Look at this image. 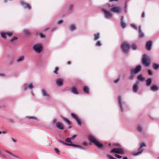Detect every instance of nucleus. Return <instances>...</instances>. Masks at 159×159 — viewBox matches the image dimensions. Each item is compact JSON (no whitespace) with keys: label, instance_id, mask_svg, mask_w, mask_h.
<instances>
[{"label":"nucleus","instance_id":"22","mask_svg":"<svg viewBox=\"0 0 159 159\" xmlns=\"http://www.w3.org/2000/svg\"><path fill=\"white\" fill-rule=\"evenodd\" d=\"M152 79L151 78H149L147 79L146 80V85L147 86H150L152 82Z\"/></svg>","mask_w":159,"mask_h":159},{"label":"nucleus","instance_id":"36","mask_svg":"<svg viewBox=\"0 0 159 159\" xmlns=\"http://www.w3.org/2000/svg\"><path fill=\"white\" fill-rule=\"evenodd\" d=\"M107 157L109 159H116L114 158L112 156L109 154H107Z\"/></svg>","mask_w":159,"mask_h":159},{"label":"nucleus","instance_id":"14","mask_svg":"<svg viewBox=\"0 0 159 159\" xmlns=\"http://www.w3.org/2000/svg\"><path fill=\"white\" fill-rule=\"evenodd\" d=\"M152 43V42L151 40L147 42L146 45V48L147 50L150 51L151 50Z\"/></svg>","mask_w":159,"mask_h":159},{"label":"nucleus","instance_id":"54","mask_svg":"<svg viewBox=\"0 0 159 159\" xmlns=\"http://www.w3.org/2000/svg\"><path fill=\"white\" fill-rule=\"evenodd\" d=\"M5 152H7L8 153H9L10 155H11L12 156L13 155L12 154V153L11 152H10V151H6Z\"/></svg>","mask_w":159,"mask_h":159},{"label":"nucleus","instance_id":"15","mask_svg":"<svg viewBox=\"0 0 159 159\" xmlns=\"http://www.w3.org/2000/svg\"><path fill=\"white\" fill-rule=\"evenodd\" d=\"M139 37L140 38H143L144 37V34L141 30V26L139 27Z\"/></svg>","mask_w":159,"mask_h":159},{"label":"nucleus","instance_id":"52","mask_svg":"<svg viewBox=\"0 0 159 159\" xmlns=\"http://www.w3.org/2000/svg\"><path fill=\"white\" fill-rule=\"evenodd\" d=\"M24 33L25 34H26L27 35H28L30 34V32L27 30H25L24 31Z\"/></svg>","mask_w":159,"mask_h":159},{"label":"nucleus","instance_id":"37","mask_svg":"<svg viewBox=\"0 0 159 159\" xmlns=\"http://www.w3.org/2000/svg\"><path fill=\"white\" fill-rule=\"evenodd\" d=\"M71 115L72 117L74 118L75 120L77 119V118L78 117L76 115L73 113H71Z\"/></svg>","mask_w":159,"mask_h":159},{"label":"nucleus","instance_id":"5","mask_svg":"<svg viewBox=\"0 0 159 159\" xmlns=\"http://www.w3.org/2000/svg\"><path fill=\"white\" fill-rule=\"evenodd\" d=\"M33 48L34 51L38 53L40 52L42 49V45L40 44H34Z\"/></svg>","mask_w":159,"mask_h":159},{"label":"nucleus","instance_id":"41","mask_svg":"<svg viewBox=\"0 0 159 159\" xmlns=\"http://www.w3.org/2000/svg\"><path fill=\"white\" fill-rule=\"evenodd\" d=\"M131 48L134 50L136 49L137 48V46L135 44H133L131 46Z\"/></svg>","mask_w":159,"mask_h":159},{"label":"nucleus","instance_id":"60","mask_svg":"<svg viewBox=\"0 0 159 159\" xmlns=\"http://www.w3.org/2000/svg\"><path fill=\"white\" fill-rule=\"evenodd\" d=\"M76 136V135H73L72 137H71V139H73L74 138H75V137Z\"/></svg>","mask_w":159,"mask_h":159},{"label":"nucleus","instance_id":"13","mask_svg":"<svg viewBox=\"0 0 159 159\" xmlns=\"http://www.w3.org/2000/svg\"><path fill=\"white\" fill-rule=\"evenodd\" d=\"M41 92L42 95L44 97H47L49 98L50 97V95L46 90L44 89H43L41 90Z\"/></svg>","mask_w":159,"mask_h":159},{"label":"nucleus","instance_id":"43","mask_svg":"<svg viewBox=\"0 0 159 159\" xmlns=\"http://www.w3.org/2000/svg\"><path fill=\"white\" fill-rule=\"evenodd\" d=\"M131 26L135 30H137V27L135 25L132 24L131 25Z\"/></svg>","mask_w":159,"mask_h":159},{"label":"nucleus","instance_id":"51","mask_svg":"<svg viewBox=\"0 0 159 159\" xmlns=\"http://www.w3.org/2000/svg\"><path fill=\"white\" fill-rule=\"evenodd\" d=\"M57 120L56 118L54 119L52 121V123L53 124L55 123L56 122Z\"/></svg>","mask_w":159,"mask_h":159},{"label":"nucleus","instance_id":"59","mask_svg":"<svg viewBox=\"0 0 159 159\" xmlns=\"http://www.w3.org/2000/svg\"><path fill=\"white\" fill-rule=\"evenodd\" d=\"M83 144L86 145H87V143L86 142H84L83 143Z\"/></svg>","mask_w":159,"mask_h":159},{"label":"nucleus","instance_id":"39","mask_svg":"<svg viewBox=\"0 0 159 159\" xmlns=\"http://www.w3.org/2000/svg\"><path fill=\"white\" fill-rule=\"evenodd\" d=\"M96 45L97 46H101L102 45L101 42L100 41H99L97 42Z\"/></svg>","mask_w":159,"mask_h":159},{"label":"nucleus","instance_id":"6","mask_svg":"<svg viewBox=\"0 0 159 159\" xmlns=\"http://www.w3.org/2000/svg\"><path fill=\"white\" fill-rule=\"evenodd\" d=\"M146 146V144L144 143H141L140 145L139 148L138 150V152H134V155L137 156L142 153L143 150V149L142 148L143 147H145Z\"/></svg>","mask_w":159,"mask_h":159},{"label":"nucleus","instance_id":"38","mask_svg":"<svg viewBox=\"0 0 159 159\" xmlns=\"http://www.w3.org/2000/svg\"><path fill=\"white\" fill-rule=\"evenodd\" d=\"M65 141L67 143H71V138L69 137L67 138L65 140Z\"/></svg>","mask_w":159,"mask_h":159},{"label":"nucleus","instance_id":"26","mask_svg":"<svg viewBox=\"0 0 159 159\" xmlns=\"http://www.w3.org/2000/svg\"><path fill=\"white\" fill-rule=\"evenodd\" d=\"M24 59V56H21L19 57L16 60V61L18 62L22 61Z\"/></svg>","mask_w":159,"mask_h":159},{"label":"nucleus","instance_id":"61","mask_svg":"<svg viewBox=\"0 0 159 159\" xmlns=\"http://www.w3.org/2000/svg\"><path fill=\"white\" fill-rule=\"evenodd\" d=\"M67 63L69 65V64H70L71 62L70 61H69L67 62Z\"/></svg>","mask_w":159,"mask_h":159},{"label":"nucleus","instance_id":"31","mask_svg":"<svg viewBox=\"0 0 159 159\" xmlns=\"http://www.w3.org/2000/svg\"><path fill=\"white\" fill-rule=\"evenodd\" d=\"M63 120L66 122V123L68 124H70L71 123V122L68 119L63 117L62 118Z\"/></svg>","mask_w":159,"mask_h":159},{"label":"nucleus","instance_id":"45","mask_svg":"<svg viewBox=\"0 0 159 159\" xmlns=\"http://www.w3.org/2000/svg\"><path fill=\"white\" fill-rule=\"evenodd\" d=\"M148 75H149L150 76H152V72L151 70H148Z\"/></svg>","mask_w":159,"mask_h":159},{"label":"nucleus","instance_id":"58","mask_svg":"<svg viewBox=\"0 0 159 159\" xmlns=\"http://www.w3.org/2000/svg\"><path fill=\"white\" fill-rule=\"evenodd\" d=\"M2 133L3 134H6L7 133V132L6 131H3L2 132Z\"/></svg>","mask_w":159,"mask_h":159},{"label":"nucleus","instance_id":"48","mask_svg":"<svg viewBox=\"0 0 159 159\" xmlns=\"http://www.w3.org/2000/svg\"><path fill=\"white\" fill-rule=\"evenodd\" d=\"M39 35L41 38H44L45 37L44 35L42 33H39Z\"/></svg>","mask_w":159,"mask_h":159},{"label":"nucleus","instance_id":"9","mask_svg":"<svg viewBox=\"0 0 159 159\" xmlns=\"http://www.w3.org/2000/svg\"><path fill=\"white\" fill-rule=\"evenodd\" d=\"M141 70V66L140 65H138L134 69H131L130 70L135 74H137L140 72Z\"/></svg>","mask_w":159,"mask_h":159},{"label":"nucleus","instance_id":"44","mask_svg":"<svg viewBox=\"0 0 159 159\" xmlns=\"http://www.w3.org/2000/svg\"><path fill=\"white\" fill-rule=\"evenodd\" d=\"M73 6H73V5L71 4V5H70L68 7V9L69 10H71L73 8Z\"/></svg>","mask_w":159,"mask_h":159},{"label":"nucleus","instance_id":"34","mask_svg":"<svg viewBox=\"0 0 159 159\" xmlns=\"http://www.w3.org/2000/svg\"><path fill=\"white\" fill-rule=\"evenodd\" d=\"M75 120L79 125H81L82 122L80 119L78 117Z\"/></svg>","mask_w":159,"mask_h":159},{"label":"nucleus","instance_id":"47","mask_svg":"<svg viewBox=\"0 0 159 159\" xmlns=\"http://www.w3.org/2000/svg\"><path fill=\"white\" fill-rule=\"evenodd\" d=\"M63 20H59L57 22V24L58 25H59V24H60L61 23H62L63 22Z\"/></svg>","mask_w":159,"mask_h":159},{"label":"nucleus","instance_id":"17","mask_svg":"<svg viewBox=\"0 0 159 159\" xmlns=\"http://www.w3.org/2000/svg\"><path fill=\"white\" fill-rule=\"evenodd\" d=\"M63 80L61 78H59L57 79L56 81V83L58 86H61L63 84Z\"/></svg>","mask_w":159,"mask_h":159},{"label":"nucleus","instance_id":"57","mask_svg":"<svg viewBox=\"0 0 159 159\" xmlns=\"http://www.w3.org/2000/svg\"><path fill=\"white\" fill-rule=\"evenodd\" d=\"M11 139L14 143L16 142V140L14 139V138H12Z\"/></svg>","mask_w":159,"mask_h":159},{"label":"nucleus","instance_id":"28","mask_svg":"<svg viewBox=\"0 0 159 159\" xmlns=\"http://www.w3.org/2000/svg\"><path fill=\"white\" fill-rule=\"evenodd\" d=\"M69 28L70 30L72 31L75 30L76 26L75 25L72 24L70 26Z\"/></svg>","mask_w":159,"mask_h":159},{"label":"nucleus","instance_id":"27","mask_svg":"<svg viewBox=\"0 0 159 159\" xmlns=\"http://www.w3.org/2000/svg\"><path fill=\"white\" fill-rule=\"evenodd\" d=\"M83 90L84 93L88 94L89 93V90L88 88L86 86H84L83 88Z\"/></svg>","mask_w":159,"mask_h":159},{"label":"nucleus","instance_id":"46","mask_svg":"<svg viewBox=\"0 0 159 159\" xmlns=\"http://www.w3.org/2000/svg\"><path fill=\"white\" fill-rule=\"evenodd\" d=\"M115 156L118 158L120 159L121 158L122 156H120V155L118 154H115Z\"/></svg>","mask_w":159,"mask_h":159},{"label":"nucleus","instance_id":"63","mask_svg":"<svg viewBox=\"0 0 159 159\" xmlns=\"http://www.w3.org/2000/svg\"><path fill=\"white\" fill-rule=\"evenodd\" d=\"M31 94H32L33 96H34V93H33V92L32 91V90H31Z\"/></svg>","mask_w":159,"mask_h":159},{"label":"nucleus","instance_id":"18","mask_svg":"<svg viewBox=\"0 0 159 159\" xmlns=\"http://www.w3.org/2000/svg\"><path fill=\"white\" fill-rule=\"evenodd\" d=\"M118 101L119 104L120 106V107L121 109V111L122 112H123V109L122 107V102L121 101V97L120 96H119L118 97Z\"/></svg>","mask_w":159,"mask_h":159},{"label":"nucleus","instance_id":"55","mask_svg":"<svg viewBox=\"0 0 159 159\" xmlns=\"http://www.w3.org/2000/svg\"><path fill=\"white\" fill-rule=\"evenodd\" d=\"M144 15H145V12H143L141 15V17L143 18H144Z\"/></svg>","mask_w":159,"mask_h":159},{"label":"nucleus","instance_id":"64","mask_svg":"<svg viewBox=\"0 0 159 159\" xmlns=\"http://www.w3.org/2000/svg\"><path fill=\"white\" fill-rule=\"evenodd\" d=\"M123 159H128V158L127 157H124Z\"/></svg>","mask_w":159,"mask_h":159},{"label":"nucleus","instance_id":"53","mask_svg":"<svg viewBox=\"0 0 159 159\" xmlns=\"http://www.w3.org/2000/svg\"><path fill=\"white\" fill-rule=\"evenodd\" d=\"M28 118H29V119H34L35 120H36V118H35V117H30V116H29V117H28Z\"/></svg>","mask_w":159,"mask_h":159},{"label":"nucleus","instance_id":"25","mask_svg":"<svg viewBox=\"0 0 159 159\" xmlns=\"http://www.w3.org/2000/svg\"><path fill=\"white\" fill-rule=\"evenodd\" d=\"M131 74L129 77V79L130 80H132L134 79L135 74L134 72H132V71L130 70Z\"/></svg>","mask_w":159,"mask_h":159},{"label":"nucleus","instance_id":"23","mask_svg":"<svg viewBox=\"0 0 159 159\" xmlns=\"http://www.w3.org/2000/svg\"><path fill=\"white\" fill-rule=\"evenodd\" d=\"M17 39V38L16 37H13L10 40L11 43L13 44H15Z\"/></svg>","mask_w":159,"mask_h":159},{"label":"nucleus","instance_id":"30","mask_svg":"<svg viewBox=\"0 0 159 159\" xmlns=\"http://www.w3.org/2000/svg\"><path fill=\"white\" fill-rule=\"evenodd\" d=\"M71 92L75 94H77L78 93L75 87H73L72 89Z\"/></svg>","mask_w":159,"mask_h":159},{"label":"nucleus","instance_id":"50","mask_svg":"<svg viewBox=\"0 0 159 159\" xmlns=\"http://www.w3.org/2000/svg\"><path fill=\"white\" fill-rule=\"evenodd\" d=\"M54 150L58 154H60L59 151L57 148H55L54 149Z\"/></svg>","mask_w":159,"mask_h":159},{"label":"nucleus","instance_id":"1","mask_svg":"<svg viewBox=\"0 0 159 159\" xmlns=\"http://www.w3.org/2000/svg\"><path fill=\"white\" fill-rule=\"evenodd\" d=\"M88 138L91 143H93L98 148H102V144L100 143L99 141L93 136L92 135L89 136Z\"/></svg>","mask_w":159,"mask_h":159},{"label":"nucleus","instance_id":"16","mask_svg":"<svg viewBox=\"0 0 159 159\" xmlns=\"http://www.w3.org/2000/svg\"><path fill=\"white\" fill-rule=\"evenodd\" d=\"M139 82L137 81L133 85V92L136 93L138 91V89Z\"/></svg>","mask_w":159,"mask_h":159},{"label":"nucleus","instance_id":"10","mask_svg":"<svg viewBox=\"0 0 159 159\" xmlns=\"http://www.w3.org/2000/svg\"><path fill=\"white\" fill-rule=\"evenodd\" d=\"M13 32H2L1 33V36L2 38L6 39V35H7L9 37H11L13 34Z\"/></svg>","mask_w":159,"mask_h":159},{"label":"nucleus","instance_id":"40","mask_svg":"<svg viewBox=\"0 0 159 159\" xmlns=\"http://www.w3.org/2000/svg\"><path fill=\"white\" fill-rule=\"evenodd\" d=\"M58 67H56L55 68V69L54 70V73L56 74H58Z\"/></svg>","mask_w":159,"mask_h":159},{"label":"nucleus","instance_id":"19","mask_svg":"<svg viewBox=\"0 0 159 159\" xmlns=\"http://www.w3.org/2000/svg\"><path fill=\"white\" fill-rule=\"evenodd\" d=\"M150 89L151 91L156 92L158 90V87L156 85H153L151 87Z\"/></svg>","mask_w":159,"mask_h":159},{"label":"nucleus","instance_id":"8","mask_svg":"<svg viewBox=\"0 0 159 159\" xmlns=\"http://www.w3.org/2000/svg\"><path fill=\"white\" fill-rule=\"evenodd\" d=\"M111 11L113 12L119 13L121 12V8L119 7H113L111 9Z\"/></svg>","mask_w":159,"mask_h":159},{"label":"nucleus","instance_id":"24","mask_svg":"<svg viewBox=\"0 0 159 159\" xmlns=\"http://www.w3.org/2000/svg\"><path fill=\"white\" fill-rule=\"evenodd\" d=\"M94 40L96 41L100 38V34L99 33H96L94 34Z\"/></svg>","mask_w":159,"mask_h":159},{"label":"nucleus","instance_id":"29","mask_svg":"<svg viewBox=\"0 0 159 159\" xmlns=\"http://www.w3.org/2000/svg\"><path fill=\"white\" fill-rule=\"evenodd\" d=\"M69 145H68V146H74L75 147H77V148H80L82 149V147L81 146L78 145L76 144H72L71 143H69Z\"/></svg>","mask_w":159,"mask_h":159},{"label":"nucleus","instance_id":"3","mask_svg":"<svg viewBox=\"0 0 159 159\" xmlns=\"http://www.w3.org/2000/svg\"><path fill=\"white\" fill-rule=\"evenodd\" d=\"M102 10L104 13V17L106 19H109L112 17V14L108 10L104 8L102 9Z\"/></svg>","mask_w":159,"mask_h":159},{"label":"nucleus","instance_id":"7","mask_svg":"<svg viewBox=\"0 0 159 159\" xmlns=\"http://www.w3.org/2000/svg\"><path fill=\"white\" fill-rule=\"evenodd\" d=\"M111 152L118 153L121 154H123L124 153L123 150L121 148H114L111 151Z\"/></svg>","mask_w":159,"mask_h":159},{"label":"nucleus","instance_id":"4","mask_svg":"<svg viewBox=\"0 0 159 159\" xmlns=\"http://www.w3.org/2000/svg\"><path fill=\"white\" fill-rule=\"evenodd\" d=\"M143 64L146 66H148L150 65V59L148 57L146 56L145 55H143L142 59Z\"/></svg>","mask_w":159,"mask_h":159},{"label":"nucleus","instance_id":"42","mask_svg":"<svg viewBox=\"0 0 159 159\" xmlns=\"http://www.w3.org/2000/svg\"><path fill=\"white\" fill-rule=\"evenodd\" d=\"M137 129L139 132H141L142 130V127L140 126H139L137 127Z\"/></svg>","mask_w":159,"mask_h":159},{"label":"nucleus","instance_id":"21","mask_svg":"<svg viewBox=\"0 0 159 159\" xmlns=\"http://www.w3.org/2000/svg\"><path fill=\"white\" fill-rule=\"evenodd\" d=\"M56 126L57 128L60 129L62 130L64 129L63 125L60 122H57L56 123Z\"/></svg>","mask_w":159,"mask_h":159},{"label":"nucleus","instance_id":"33","mask_svg":"<svg viewBox=\"0 0 159 159\" xmlns=\"http://www.w3.org/2000/svg\"><path fill=\"white\" fill-rule=\"evenodd\" d=\"M120 25L123 28H125L126 26V24L124 21H121Z\"/></svg>","mask_w":159,"mask_h":159},{"label":"nucleus","instance_id":"49","mask_svg":"<svg viewBox=\"0 0 159 159\" xmlns=\"http://www.w3.org/2000/svg\"><path fill=\"white\" fill-rule=\"evenodd\" d=\"M120 78H118L117 79L115 80L114 81V83H117L120 80Z\"/></svg>","mask_w":159,"mask_h":159},{"label":"nucleus","instance_id":"56","mask_svg":"<svg viewBox=\"0 0 159 159\" xmlns=\"http://www.w3.org/2000/svg\"><path fill=\"white\" fill-rule=\"evenodd\" d=\"M121 21H124V17L123 16H121Z\"/></svg>","mask_w":159,"mask_h":159},{"label":"nucleus","instance_id":"2","mask_svg":"<svg viewBox=\"0 0 159 159\" xmlns=\"http://www.w3.org/2000/svg\"><path fill=\"white\" fill-rule=\"evenodd\" d=\"M129 46L128 43L125 42L123 43L121 45V48L123 53H127L129 49Z\"/></svg>","mask_w":159,"mask_h":159},{"label":"nucleus","instance_id":"11","mask_svg":"<svg viewBox=\"0 0 159 159\" xmlns=\"http://www.w3.org/2000/svg\"><path fill=\"white\" fill-rule=\"evenodd\" d=\"M24 90L25 91L26 90L28 89L32 90L34 88V86L32 83L26 84L24 85Z\"/></svg>","mask_w":159,"mask_h":159},{"label":"nucleus","instance_id":"35","mask_svg":"<svg viewBox=\"0 0 159 159\" xmlns=\"http://www.w3.org/2000/svg\"><path fill=\"white\" fill-rule=\"evenodd\" d=\"M58 141H59V142H60V143H62L64 145H66L67 146H68V145H69V143H65L63 141H61V140H58Z\"/></svg>","mask_w":159,"mask_h":159},{"label":"nucleus","instance_id":"62","mask_svg":"<svg viewBox=\"0 0 159 159\" xmlns=\"http://www.w3.org/2000/svg\"><path fill=\"white\" fill-rule=\"evenodd\" d=\"M0 76H4V75L3 74H2V73L0 74Z\"/></svg>","mask_w":159,"mask_h":159},{"label":"nucleus","instance_id":"32","mask_svg":"<svg viewBox=\"0 0 159 159\" xmlns=\"http://www.w3.org/2000/svg\"><path fill=\"white\" fill-rule=\"evenodd\" d=\"M153 68L155 69L156 70L159 67V65H158V64H157L156 63H154L153 64Z\"/></svg>","mask_w":159,"mask_h":159},{"label":"nucleus","instance_id":"20","mask_svg":"<svg viewBox=\"0 0 159 159\" xmlns=\"http://www.w3.org/2000/svg\"><path fill=\"white\" fill-rule=\"evenodd\" d=\"M137 80L141 82H143L145 81V78L143 77L142 75L140 74L138 75L137 77Z\"/></svg>","mask_w":159,"mask_h":159},{"label":"nucleus","instance_id":"12","mask_svg":"<svg viewBox=\"0 0 159 159\" xmlns=\"http://www.w3.org/2000/svg\"><path fill=\"white\" fill-rule=\"evenodd\" d=\"M21 4L25 8H27L30 10L31 8V7L30 4L24 2L23 1H20Z\"/></svg>","mask_w":159,"mask_h":159}]
</instances>
